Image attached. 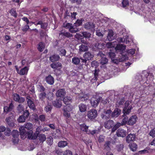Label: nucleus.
Returning a JSON list of instances; mask_svg holds the SVG:
<instances>
[{
	"mask_svg": "<svg viewBox=\"0 0 155 155\" xmlns=\"http://www.w3.org/2000/svg\"><path fill=\"white\" fill-rule=\"evenodd\" d=\"M128 118L127 117H125L122 120V121L120 123L122 126L126 125L127 123L128 124Z\"/></svg>",
	"mask_w": 155,
	"mask_h": 155,
	"instance_id": "46",
	"label": "nucleus"
},
{
	"mask_svg": "<svg viewBox=\"0 0 155 155\" xmlns=\"http://www.w3.org/2000/svg\"><path fill=\"white\" fill-rule=\"evenodd\" d=\"M131 105V102L130 101H127L125 102L124 107L123 109L124 114H128L129 113L132 109Z\"/></svg>",
	"mask_w": 155,
	"mask_h": 155,
	"instance_id": "1",
	"label": "nucleus"
},
{
	"mask_svg": "<svg viewBox=\"0 0 155 155\" xmlns=\"http://www.w3.org/2000/svg\"><path fill=\"white\" fill-rule=\"evenodd\" d=\"M32 124L30 123H28L25 125L24 127L27 130L29 131L32 128Z\"/></svg>",
	"mask_w": 155,
	"mask_h": 155,
	"instance_id": "42",
	"label": "nucleus"
},
{
	"mask_svg": "<svg viewBox=\"0 0 155 155\" xmlns=\"http://www.w3.org/2000/svg\"><path fill=\"white\" fill-rule=\"evenodd\" d=\"M26 129L24 127H21L19 128L20 135L22 136L27 134L28 130H26Z\"/></svg>",
	"mask_w": 155,
	"mask_h": 155,
	"instance_id": "29",
	"label": "nucleus"
},
{
	"mask_svg": "<svg viewBox=\"0 0 155 155\" xmlns=\"http://www.w3.org/2000/svg\"><path fill=\"white\" fill-rule=\"evenodd\" d=\"M124 102V100L123 99L118 100L116 103V105L117 106H119L122 105Z\"/></svg>",
	"mask_w": 155,
	"mask_h": 155,
	"instance_id": "53",
	"label": "nucleus"
},
{
	"mask_svg": "<svg viewBox=\"0 0 155 155\" xmlns=\"http://www.w3.org/2000/svg\"><path fill=\"white\" fill-rule=\"evenodd\" d=\"M114 125V122L112 120H109L105 122L104 124V126L105 128L110 129Z\"/></svg>",
	"mask_w": 155,
	"mask_h": 155,
	"instance_id": "15",
	"label": "nucleus"
},
{
	"mask_svg": "<svg viewBox=\"0 0 155 155\" xmlns=\"http://www.w3.org/2000/svg\"><path fill=\"white\" fill-rule=\"evenodd\" d=\"M82 20H77L75 23L74 24V25H75L76 26H79L82 25Z\"/></svg>",
	"mask_w": 155,
	"mask_h": 155,
	"instance_id": "58",
	"label": "nucleus"
},
{
	"mask_svg": "<svg viewBox=\"0 0 155 155\" xmlns=\"http://www.w3.org/2000/svg\"><path fill=\"white\" fill-rule=\"evenodd\" d=\"M68 144L67 142L64 141H61L59 142L58 144V146L59 147H64Z\"/></svg>",
	"mask_w": 155,
	"mask_h": 155,
	"instance_id": "39",
	"label": "nucleus"
},
{
	"mask_svg": "<svg viewBox=\"0 0 155 155\" xmlns=\"http://www.w3.org/2000/svg\"><path fill=\"white\" fill-rule=\"evenodd\" d=\"M117 40L120 42L124 43L127 44L129 42L128 36H127L124 37L123 38H119L117 39Z\"/></svg>",
	"mask_w": 155,
	"mask_h": 155,
	"instance_id": "19",
	"label": "nucleus"
},
{
	"mask_svg": "<svg viewBox=\"0 0 155 155\" xmlns=\"http://www.w3.org/2000/svg\"><path fill=\"white\" fill-rule=\"evenodd\" d=\"M53 139L52 137H50L47 138V142L49 145H51L52 144Z\"/></svg>",
	"mask_w": 155,
	"mask_h": 155,
	"instance_id": "50",
	"label": "nucleus"
},
{
	"mask_svg": "<svg viewBox=\"0 0 155 155\" xmlns=\"http://www.w3.org/2000/svg\"><path fill=\"white\" fill-rule=\"evenodd\" d=\"M63 101L65 104L63 106V114L65 116L68 117V97H64Z\"/></svg>",
	"mask_w": 155,
	"mask_h": 155,
	"instance_id": "4",
	"label": "nucleus"
},
{
	"mask_svg": "<svg viewBox=\"0 0 155 155\" xmlns=\"http://www.w3.org/2000/svg\"><path fill=\"white\" fill-rule=\"evenodd\" d=\"M89 98V96L87 94L81 93L79 95V98L81 101H83L87 100Z\"/></svg>",
	"mask_w": 155,
	"mask_h": 155,
	"instance_id": "21",
	"label": "nucleus"
},
{
	"mask_svg": "<svg viewBox=\"0 0 155 155\" xmlns=\"http://www.w3.org/2000/svg\"><path fill=\"white\" fill-rule=\"evenodd\" d=\"M150 136L154 137L155 136V128L151 130L149 133Z\"/></svg>",
	"mask_w": 155,
	"mask_h": 155,
	"instance_id": "62",
	"label": "nucleus"
},
{
	"mask_svg": "<svg viewBox=\"0 0 155 155\" xmlns=\"http://www.w3.org/2000/svg\"><path fill=\"white\" fill-rule=\"evenodd\" d=\"M117 45V43L116 41L113 42H109L106 44V45L108 48H115Z\"/></svg>",
	"mask_w": 155,
	"mask_h": 155,
	"instance_id": "22",
	"label": "nucleus"
},
{
	"mask_svg": "<svg viewBox=\"0 0 155 155\" xmlns=\"http://www.w3.org/2000/svg\"><path fill=\"white\" fill-rule=\"evenodd\" d=\"M29 107L33 110H36V107L33 101H29L27 102Z\"/></svg>",
	"mask_w": 155,
	"mask_h": 155,
	"instance_id": "28",
	"label": "nucleus"
},
{
	"mask_svg": "<svg viewBox=\"0 0 155 155\" xmlns=\"http://www.w3.org/2000/svg\"><path fill=\"white\" fill-rule=\"evenodd\" d=\"M79 110L80 112H85L87 110L86 105L84 104H81L78 105Z\"/></svg>",
	"mask_w": 155,
	"mask_h": 155,
	"instance_id": "24",
	"label": "nucleus"
},
{
	"mask_svg": "<svg viewBox=\"0 0 155 155\" xmlns=\"http://www.w3.org/2000/svg\"><path fill=\"white\" fill-rule=\"evenodd\" d=\"M55 75L58 76L61 75L62 73V71H61L60 68L55 70Z\"/></svg>",
	"mask_w": 155,
	"mask_h": 155,
	"instance_id": "61",
	"label": "nucleus"
},
{
	"mask_svg": "<svg viewBox=\"0 0 155 155\" xmlns=\"http://www.w3.org/2000/svg\"><path fill=\"white\" fill-rule=\"evenodd\" d=\"M136 136L134 134H129L126 137V142L129 143L131 141H134L135 140Z\"/></svg>",
	"mask_w": 155,
	"mask_h": 155,
	"instance_id": "14",
	"label": "nucleus"
},
{
	"mask_svg": "<svg viewBox=\"0 0 155 155\" xmlns=\"http://www.w3.org/2000/svg\"><path fill=\"white\" fill-rule=\"evenodd\" d=\"M108 59L106 58H102L101 59V63L102 64H106L108 62Z\"/></svg>",
	"mask_w": 155,
	"mask_h": 155,
	"instance_id": "55",
	"label": "nucleus"
},
{
	"mask_svg": "<svg viewBox=\"0 0 155 155\" xmlns=\"http://www.w3.org/2000/svg\"><path fill=\"white\" fill-rule=\"evenodd\" d=\"M25 120L26 119L22 116V115L20 116L17 119L18 122L19 123L24 122Z\"/></svg>",
	"mask_w": 155,
	"mask_h": 155,
	"instance_id": "48",
	"label": "nucleus"
},
{
	"mask_svg": "<svg viewBox=\"0 0 155 155\" xmlns=\"http://www.w3.org/2000/svg\"><path fill=\"white\" fill-rule=\"evenodd\" d=\"M68 29V22L66 21L63 24L62 27V30L60 34V35H61L63 36L68 37V32L67 30Z\"/></svg>",
	"mask_w": 155,
	"mask_h": 155,
	"instance_id": "2",
	"label": "nucleus"
},
{
	"mask_svg": "<svg viewBox=\"0 0 155 155\" xmlns=\"http://www.w3.org/2000/svg\"><path fill=\"white\" fill-rule=\"evenodd\" d=\"M113 35V31L111 30H109L107 36V39L108 40L110 41L114 39Z\"/></svg>",
	"mask_w": 155,
	"mask_h": 155,
	"instance_id": "26",
	"label": "nucleus"
},
{
	"mask_svg": "<svg viewBox=\"0 0 155 155\" xmlns=\"http://www.w3.org/2000/svg\"><path fill=\"white\" fill-rule=\"evenodd\" d=\"M66 94V92L64 89H60L56 92V95L57 97H63Z\"/></svg>",
	"mask_w": 155,
	"mask_h": 155,
	"instance_id": "13",
	"label": "nucleus"
},
{
	"mask_svg": "<svg viewBox=\"0 0 155 155\" xmlns=\"http://www.w3.org/2000/svg\"><path fill=\"white\" fill-rule=\"evenodd\" d=\"M82 34L83 36L86 38H88L91 36V34L90 33H87L86 32H82Z\"/></svg>",
	"mask_w": 155,
	"mask_h": 155,
	"instance_id": "57",
	"label": "nucleus"
},
{
	"mask_svg": "<svg viewBox=\"0 0 155 155\" xmlns=\"http://www.w3.org/2000/svg\"><path fill=\"white\" fill-rule=\"evenodd\" d=\"M46 82L50 85L53 84L54 83V79L51 75L49 74L45 78Z\"/></svg>",
	"mask_w": 155,
	"mask_h": 155,
	"instance_id": "11",
	"label": "nucleus"
},
{
	"mask_svg": "<svg viewBox=\"0 0 155 155\" xmlns=\"http://www.w3.org/2000/svg\"><path fill=\"white\" fill-rule=\"evenodd\" d=\"M11 15L15 18H16L17 16V13L16 12L15 10L14 9L12 8L10 10V12Z\"/></svg>",
	"mask_w": 155,
	"mask_h": 155,
	"instance_id": "45",
	"label": "nucleus"
},
{
	"mask_svg": "<svg viewBox=\"0 0 155 155\" xmlns=\"http://www.w3.org/2000/svg\"><path fill=\"white\" fill-rule=\"evenodd\" d=\"M45 48V44L42 42H40L38 45V49L40 52H42L43 51Z\"/></svg>",
	"mask_w": 155,
	"mask_h": 155,
	"instance_id": "31",
	"label": "nucleus"
},
{
	"mask_svg": "<svg viewBox=\"0 0 155 155\" xmlns=\"http://www.w3.org/2000/svg\"><path fill=\"white\" fill-rule=\"evenodd\" d=\"M120 113V110L117 108L113 112L112 114V117H117Z\"/></svg>",
	"mask_w": 155,
	"mask_h": 155,
	"instance_id": "30",
	"label": "nucleus"
},
{
	"mask_svg": "<svg viewBox=\"0 0 155 155\" xmlns=\"http://www.w3.org/2000/svg\"><path fill=\"white\" fill-rule=\"evenodd\" d=\"M116 45V47L114 48L116 50L123 51L126 48L125 46L122 44L117 45Z\"/></svg>",
	"mask_w": 155,
	"mask_h": 155,
	"instance_id": "32",
	"label": "nucleus"
},
{
	"mask_svg": "<svg viewBox=\"0 0 155 155\" xmlns=\"http://www.w3.org/2000/svg\"><path fill=\"white\" fill-rule=\"evenodd\" d=\"M15 119L12 116L8 117L5 119L7 124L11 127H13L15 126Z\"/></svg>",
	"mask_w": 155,
	"mask_h": 155,
	"instance_id": "8",
	"label": "nucleus"
},
{
	"mask_svg": "<svg viewBox=\"0 0 155 155\" xmlns=\"http://www.w3.org/2000/svg\"><path fill=\"white\" fill-rule=\"evenodd\" d=\"M110 142L109 141H107L104 145V149L107 150H110Z\"/></svg>",
	"mask_w": 155,
	"mask_h": 155,
	"instance_id": "43",
	"label": "nucleus"
},
{
	"mask_svg": "<svg viewBox=\"0 0 155 155\" xmlns=\"http://www.w3.org/2000/svg\"><path fill=\"white\" fill-rule=\"evenodd\" d=\"M120 126H122L121 124L120 123H117L115 125H114V127L112 129V132H114Z\"/></svg>",
	"mask_w": 155,
	"mask_h": 155,
	"instance_id": "41",
	"label": "nucleus"
},
{
	"mask_svg": "<svg viewBox=\"0 0 155 155\" xmlns=\"http://www.w3.org/2000/svg\"><path fill=\"white\" fill-rule=\"evenodd\" d=\"M29 28V27L28 25H26L22 27L21 30L24 32L27 31L28 29Z\"/></svg>",
	"mask_w": 155,
	"mask_h": 155,
	"instance_id": "56",
	"label": "nucleus"
},
{
	"mask_svg": "<svg viewBox=\"0 0 155 155\" xmlns=\"http://www.w3.org/2000/svg\"><path fill=\"white\" fill-rule=\"evenodd\" d=\"M13 100L15 102L19 103H22L25 101V99L23 97H20L19 95L17 94L14 93L12 95Z\"/></svg>",
	"mask_w": 155,
	"mask_h": 155,
	"instance_id": "6",
	"label": "nucleus"
},
{
	"mask_svg": "<svg viewBox=\"0 0 155 155\" xmlns=\"http://www.w3.org/2000/svg\"><path fill=\"white\" fill-rule=\"evenodd\" d=\"M84 27L87 29H92L94 28V25L92 23L88 22L85 24Z\"/></svg>",
	"mask_w": 155,
	"mask_h": 155,
	"instance_id": "25",
	"label": "nucleus"
},
{
	"mask_svg": "<svg viewBox=\"0 0 155 155\" xmlns=\"http://www.w3.org/2000/svg\"><path fill=\"white\" fill-rule=\"evenodd\" d=\"M38 139L41 142H43L46 139V136L44 134H41L38 136Z\"/></svg>",
	"mask_w": 155,
	"mask_h": 155,
	"instance_id": "38",
	"label": "nucleus"
},
{
	"mask_svg": "<svg viewBox=\"0 0 155 155\" xmlns=\"http://www.w3.org/2000/svg\"><path fill=\"white\" fill-rule=\"evenodd\" d=\"M19 135V132L17 130H14L12 133V136L13 138L18 137Z\"/></svg>",
	"mask_w": 155,
	"mask_h": 155,
	"instance_id": "44",
	"label": "nucleus"
},
{
	"mask_svg": "<svg viewBox=\"0 0 155 155\" xmlns=\"http://www.w3.org/2000/svg\"><path fill=\"white\" fill-rule=\"evenodd\" d=\"M97 48L99 49H102L104 46V45L103 43H99L96 44Z\"/></svg>",
	"mask_w": 155,
	"mask_h": 155,
	"instance_id": "60",
	"label": "nucleus"
},
{
	"mask_svg": "<svg viewBox=\"0 0 155 155\" xmlns=\"http://www.w3.org/2000/svg\"><path fill=\"white\" fill-rule=\"evenodd\" d=\"M126 131L122 129H119L117 131V135L118 137H124L126 134Z\"/></svg>",
	"mask_w": 155,
	"mask_h": 155,
	"instance_id": "17",
	"label": "nucleus"
},
{
	"mask_svg": "<svg viewBox=\"0 0 155 155\" xmlns=\"http://www.w3.org/2000/svg\"><path fill=\"white\" fill-rule=\"evenodd\" d=\"M72 62L75 64H78L80 62V59L78 58H74L72 59Z\"/></svg>",
	"mask_w": 155,
	"mask_h": 155,
	"instance_id": "49",
	"label": "nucleus"
},
{
	"mask_svg": "<svg viewBox=\"0 0 155 155\" xmlns=\"http://www.w3.org/2000/svg\"><path fill=\"white\" fill-rule=\"evenodd\" d=\"M14 107V105L11 102L9 104L8 107L5 106L4 107V112L7 114L8 112L11 111L13 109Z\"/></svg>",
	"mask_w": 155,
	"mask_h": 155,
	"instance_id": "12",
	"label": "nucleus"
},
{
	"mask_svg": "<svg viewBox=\"0 0 155 155\" xmlns=\"http://www.w3.org/2000/svg\"><path fill=\"white\" fill-rule=\"evenodd\" d=\"M40 34L41 37L42 38L48 36L46 34V33L42 30L41 31L40 33Z\"/></svg>",
	"mask_w": 155,
	"mask_h": 155,
	"instance_id": "63",
	"label": "nucleus"
},
{
	"mask_svg": "<svg viewBox=\"0 0 155 155\" xmlns=\"http://www.w3.org/2000/svg\"><path fill=\"white\" fill-rule=\"evenodd\" d=\"M29 114L30 113L27 110H26L24 111L22 115L26 119L28 118Z\"/></svg>",
	"mask_w": 155,
	"mask_h": 155,
	"instance_id": "52",
	"label": "nucleus"
},
{
	"mask_svg": "<svg viewBox=\"0 0 155 155\" xmlns=\"http://www.w3.org/2000/svg\"><path fill=\"white\" fill-rule=\"evenodd\" d=\"M100 131L99 130H94L92 131L88 130V132H87V134H91L93 135L94 134H98Z\"/></svg>",
	"mask_w": 155,
	"mask_h": 155,
	"instance_id": "51",
	"label": "nucleus"
},
{
	"mask_svg": "<svg viewBox=\"0 0 155 155\" xmlns=\"http://www.w3.org/2000/svg\"><path fill=\"white\" fill-rule=\"evenodd\" d=\"M24 108L23 105L21 104H19L17 107V110L18 113H20L24 111Z\"/></svg>",
	"mask_w": 155,
	"mask_h": 155,
	"instance_id": "40",
	"label": "nucleus"
},
{
	"mask_svg": "<svg viewBox=\"0 0 155 155\" xmlns=\"http://www.w3.org/2000/svg\"><path fill=\"white\" fill-rule=\"evenodd\" d=\"M6 130L4 132L5 135L7 136H9L11 134V130L9 128H6Z\"/></svg>",
	"mask_w": 155,
	"mask_h": 155,
	"instance_id": "47",
	"label": "nucleus"
},
{
	"mask_svg": "<svg viewBox=\"0 0 155 155\" xmlns=\"http://www.w3.org/2000/svg\"><path fill=\"white\" fill-rule=\"evenodd\" d=\"M88 127L86 126V125L84 124H82L80 125V128L81 130L83 131L86 132L87 133V132H88Z\"/></svg>",
	"mask_w": 155,
	"mask_h": 155,
	"instance_id": "37",
	"label": "nucleus"
},
{
	"mask_svg": "<svg viewBox=\"0 0 155 155\" xmlns=\"http://www.w3.org/2000/svg\"><path fill=\"white\" fill-rule=\"evenodd\" d=\"M94 56V54L89 52H86L83 55V58H81L83 63H86L87 61L91 60Z\"/></svg>",
	"mask_w": 155,
	"mask_h": 155,
	"instance_id": "3",
	"label": "nucleus"
},
{
	"mask_svg": "<svg viewBox=\"0 0 155 155\" xmlns=\"http://www.w3.org/2000/svg\"><path fill=\"white\" fill-rule=\"evenodd\" d=\"M46 94L45 92H41L39 94L38 97L39 99L41 101H44L45 98Z\"/></svg>",
	"mask_w": 155,
	"mask_h": 155,
	"instance_id": "36",
	"label": "nucleus"
},
{
	"mask_svg": "<svg viewBox=\"0 0 155 155\" xmlns=\"http://www.w3.org/2000/svg\"><path fill=\"white\" fill-rule=\"evenodd\" d=\"M101 97H93L91 99L90 103L92 106L95 107L97 106L100 101L101 100Z\"/></svg>",
	"mask_w": 155,
	"mask_h": 155,
	"instance_id": "9",
	"label": "nucleus"
},
{
	"mask_svg": "<svg viewBox=\"0 0 155 155\" xmlns=\"http://www.w3.org/2000/svg\"><path fill=\"white\" fill-rule=\"evenodd\" d=\"M141 76L143 77V79H145L148 82L152 81L154 78L152 74H148L146 71H144Z\"/></svg>",
	"mask_w": 155,
	"mask_h": 155,
	"instance_id": "7",
	"label": "nucleus"
},
{
	"mask_svg": "<svg viewBox=\"0 0 155 155\" xmlns=\"http://www.w3.org/2000/svg\"><path fill=\"white\" fill-rule=\"evenodd\" d=\"M52 103L54 107L57 108H60L62 106L61 101L57 99L53 101Z\"/></svg>",
	"mask_w": 155,
	"mask_h": 155,
	"instance_id": "20",
	"label": "nucleus"
},
{
	"mask_svg": "<svg viewBox=\"0 0 155 155\" xmlns=\"http://www.w3.org/2000/svg\"><path fill=\"white\" fill-rule=\"evenodd\" d=\"M53 107L52 105L50 103H48L47 105L45 107V110L47 112H51Z\"/></svg>",
	"mask_w": 155,
	"mask_h": 155,
	"instance_id": "35",
	"label": "nucleus"
},
{
	"mask_svg": "<svg viewBox=\"0 0 155 155\" xmlns=\"http://www.w3.org/2000/svg\"><path fill=\"white\" fill-rule=\"evenodd\" d=\"M71 25V24L68 23V28L69 31L72 33L76 32L78 31L76 26H72Z\"/></svg>",
	"mask_w": 155,
	"mask_h": 155,
	"instance_id": "23",
	"label": "nucleus"
},
{
	"mask_svg": "<svg viewBox=\"0 0 155 155\" xmlns=\"http://www.w3.org/2000/svg\"><path fill=\"white\" fill-rule=\"evenodd\" d=\"M111 112V111L109 109L104 110V113L101 115L102 117L106 119L110 117Z\"/></svg>",
	"mask_w": 155,
	"mask_h": 155,
	"instance_id": "16",
	"label": "nucleus"
},
{
	"mask_svg": "<svg viewBox=\"0 0 155 155\" xmlns=\"http://www.w3.org/2000/svg\"><path fill=\"white\" fill-rule=\"evenodd\" d=\"M137 119V117L136 115H133L131 116L128 119V125H133L136 122Z\"/></svg>",
	"mask_w": 155,
	"mask_h": 155,
	"instance_id": "10",
	"label": "nucleus"
},
{
	"mask_svg": "<svg viewBox=\"0 0 155 155\" xmlns=\"http://www.w3.org/2000/svg\"><path fill=\"white\" fill-rule=\"evenodd\" d=\"M105 137L103 135H101L98 138V141L99 142L101 143L103 142L104 140Z\"/></svg>",
	"mask_w": 155,
	"mask_h": 155,
	"instance_id": "64",
	"label": "nucleus"
},
{
	"mask_svg": "<svg viewBox=\"0 0 155 155\" xmlns=\"http://www.w3.org/2000/svg\"><path fill=\"white\" fill-rule=\"evenodd\" d=\"M129 2L128 0H123L122 2L123 6L124 7H126L129 5Z\"/></svg>",
	"mask_w": 155,
	"mask_h": 155,
	"instance_id": "59",
	"label": "nucleus"
},
{
	"mask_svg": "<svg viewBox=\"0 0 155 155\" xmlns=\"http://www.w3.org/2000/svg\"><path fill=\"white\" fill-rule=\"evenodd\" d=\"M129 146L130 149L133 151L136 150L137 147V144L134 143L130 144Z\"/></svg>",
	"mask_w": 155,
	"mask_h": 155,
	"instance_id": "33",
	"label": "nucleus"
},
{
	"mask_svg": "<svg viewBox=\"0 0 155 155\" xmlns=\"http://www.w3.org/2000/svg\"><path fill=\"white\" fill-rule=\"evenodd\" d=\"M33 132L32 130L28 131L27 134L28 135V139H31Z\"/></svg>",
	"mask_w": 155,
	"mask_h": 155,
	"instance_id": "54",
	"label": "nucleus"
},
{
	"mask_svg": "<svg viewBox=\"0 0 155 155\" xmlns=\"http://www.w3.org/2000/svg\"><path fill=\"white\" fill-rule=\"evenodd\" d=\"M59 58V56L54 55L50 57L49 59L51 61L53 62L58 61Z\"/></svg>",
	"mask_w": 155,
	"mask_h": 155,
	"instance_id": "27",
	"label": "nucleus"
},
{
	"mask_svg": "<svg viewBox=\"0 0 155 155\" xmlns=\"http://www.w3.org/2000/svg\"><path fill=\"white\" fill-rule=\"evenodd\" d=\"M97 114L96 110L93 109L87 111V116L90 120H93L96 118L97 116Z\"/></svg>",
	"mask_w": 155,
	"mask_h": 155,
	"instance_id": "5",
	"label": "nucleus"
},
{
	"mask_svg": "<svg viewBox=\"0 0 155 155\" xmlns=\"http://www.w3.org/2000/svg\"><path fill=\"white\" fill-rule=\"evenodd\" d=\"M79 51H80L84 52L87 51L88 47L86 45H82L79 46Z\"/></svg>",
	"mask_w": 155,
	"mask_h": 155,
	"instance_id": "34",
	"label": "nucleus"
},
{
	"mask_svg": "<svg viewBox=\"0 0 155 155\" xmlns=\"http://www.w3.org/2000/svg\"><path fill=\"white\" fill-rule=\"evenodd\" d=\"M29 69L28 67H25L20 70L19 72V74L21 75H27L28 74Z\"/></svg>",
	"mask_w": 155,
	"mask_h": 155,
	"instance_id": "18",
	"label": "nucleus"
}]
</instances>
